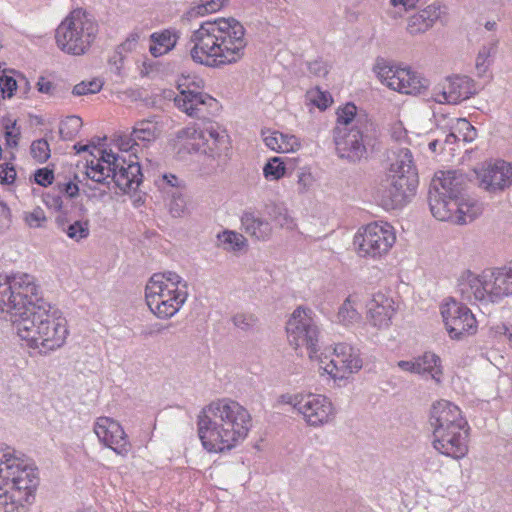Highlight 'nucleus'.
<instances>
[{"instance_id": "nucleus-1", "label": "nucleus", "mask_w": 512, "mask_h": 512, "mask_svg": "<svg viewBox=\"0 0 512 512\" xmlns=\"http://www.w3.org/2000/svg\"><path fill=\"white\" fill-rule=\"evenodd\" d=\"M0 319L11 320L23 344L43 355L63 347L69 335L63 313L43 299L37 279L24 272L0 274Z\"/></svg>"}, {"instance_id": "nucleus-2", "label": "nucleus", "mask_w": 512, "mask_h": 512, "mask_svg": "<svg viewBox=\"0 0 512 512\" xmlns=\"http://www.w3.org/2000/svg\"><path fill=\"white\" fill-rule=\"evenodd\" d=\"M190 43L192 60L211 68L239 62L247 46L245 29L234 18H217L201 23L192 31Z\"/></svg>"}, {"instance_id": "nucleus-3", "label": "nucleus", "mask_w": 512, "mask_h": 512, "mask_svg": "<svg viewBox=\"0 0 512 512\" xmlns=\"http://www.w3.org/2000/svg\"><path fill=\"white\" fill-rule=\"evenodd\" d=\"M251 427L249 411L230 398L212 401L198 416V434L209 452L232 449L246 439Z\"/></svg>"}, {"instance_id": "nucleus-4", "label": "nucleus", "mask_w": 512, "mask_h": 512, "mask_svg": "<svg viewBox=\"0 0 512 512\" xmlns=\"http://www.w3.org/2000/svg\"><path fill=\"white\" fill-rule=\"evenodd\" d=\"M37 483L36 469L28 460L9 449L0 452V511L22 512Z\"/></svg>"}, {"instance_id": "nucleus-5", "label": "nucleus", "mask_w": 512, "mask_h": 512, "mask_svg": "<svg viewBox=\"0 0 512 512\" xmlns=\"http://www.w3.org/2000/svg\"><path fill=\"white\" fill-rule=\"evenodd\" d=\"M429 423L432 445L437 452L453 459L467 455L470 427L458 406L447 400L434 402Z\"/></svg>"}, {"instance_id": "nucleus-6", "label": "nucleus", "mask_w": 512, "mask_h": 512, "mask_svg": "<svg viewBox=\"0 0 512 512\" xmlns=\"http://www.w3.org/2000/svg\"><path fill=\"white\" fill-rule=\"evenodd\" d=\"M457 292L471 304H494L512 296V262L485 269L480 274L465 270L457 278Z\"/></svg>"}, {"instance_id": "nucleus-7", "label": "nucleus", "mask_w": 512, "mask_h": 512, "mask_svg": "<svg viewBox=\"0 0 512 512\" xmlns=\"http://www.w3.org/2000/svg\"><path fill=\"white\" fill-rule=\"evenodd\" d=\"M188 297L187 283L172 271L153 274L145 287V299L150 311L158 318L173 317Z\"/></svg>"}, {"instance_id": "nucleus-8", "label": "nucleus", "mask_w": 512, "mask_h": 512, "mask_svg": "<svg viewBox=\"0 0 512 512\" xmlns=\"http://www.w3.org/2000/svg\"><path fill=\"white\" fill-rule=\"evenodd\" d=\"M99 27L86 10H72L58 25L55 32L57 47L66 54H86L96 40Z\"/></svg>"}, {"instance_id": "nucleus-9", "label": "nucleus", "mask_w": 512, "mask_h": 512, "mask_svg": "<svg viewBox=\"0 0 512 512\" xmlns=\"http://www.w3.org/2000/svg\"><path fill=\"white\" fill-rule=\"evenodd\" d=\"M176 138L189 152L200 153L212 161H225L230 151L226 130L211 121L205 122L202 127L182 128L177 131Z\"/></svg>"}, {"instance_id": "nucleus-10", "label": "nucleus", "mask_w": 512, "mask_h": 512, "mask_svg": "<svg viewBox=\"0 0 512 512\" xmlns=\"http://www.w3.org/2000/svg\"><path fill=\"white\" fill-rule=\"evenodd\" d=\"M86 175L91 180L105 184L112 178L117 187L124 192L135 190L142 181L141 168L138 162L120 159L113 152L102 151V156L87 164Z\"/></svg>"}, {"instance_id": "nucleus-11", "label": "nucleus", "mask_w": 512, "mask_h": 512, "mask_svg": "<svg viewBox=\"0 0 512 512\" xmlns=\"http://www.w3.org/2000/svg\"><path fill=\"white\" fill-rule=\"evenodd\" d=\"M321 376H328L334 382L348 380L363 367V360L357 349L347 343L335 344L332 353L323 351L311 361Z\"/></svg>"}, {"instance_id": "nucleus-12", "label": "nucleus", "mask_w": 512, "mask_h": 512, "mask_svg": "<svg viewBox=\"0 0 512 512\" xmlns=\"http://www.w3.org/2000/svg\"><path fill=\"white\" fill-rule=\"evenodd\" d=\"M278 402L291 405L304 422L314 428L333 422L337 414L332 400L323 394L286 393L279 396Z\"/></svg>"}, {"instance_id": "nucleus-13", "label": "nucleus", "mask_w": 512, "mask_h": 512, "mask_svg": "<svg viewBox=\"0 0 512 512\" xmlns=\"http://www.w3.org/2000/svg\"><path fill=\"white\" fill-rule=\"evenodd\" d=\"M288 342L295 349L305 346L310 361L319 353L318 341L320 329L313 311L302 306L297 307L286 323Z\"/></svg>"}, {"instance_id": "nucleus-14", "label": "nucleus", "mask_w": 512, "mask_h": 512, "mask_svg": "<svg viewBox=\"0 0 512 512\" xmlns=\"http://www.w3.org/2000/svg\"><path fill=\"white\" fill-rule=\"evenodd\" d=\"M417 185L411 174L401 177L388 171L374 187V198L386 210L397 209L410 201Z\"/></svg>"}, {"instance_id": "nucleus-15", "label": "nucleus", "mask_w": 512, "mask_h": 512, "mask_svg": "<svg viewBox=\"0 0 512 512\" xmlns=\"http://www.w3.org/2000/svg\"><path fill=\"white\" fill-rule=\"evenodd\" d=\"M396 241L393 226L386 222H373L358 230L354 245L361 257L380 258L386 255Z\"/></svg>"}, {"instance_id": "nucleus-16", "label": "nucleus", "mask_w": 512, "mask_h": 512, "mask_svg": "<svg viewBox=\"0 0 512 512\" xmlns=\"http://www.w3.org/2000/svg\"><path fill=\"white\" fill-rule=\"evenodd\" d=\"M377 78L388 88L403 94H419L428 87V81L409 68L391 64L378 58L373 66Z\"/></svg>"}, {"instance_id": "nucleus-17", "label": "nucleus", "mask_w": 512, "mask_h": 512, "mask_svg": "<svg viewBox=\"0 0 512 512\" xmlns=\"http://www.w3.org/2000/svg\"><path fill=\"white\" fill-rule=\"evenodd\" d=\"M178 87L180 93L174 99L175 105L190 117L205 118L217 110V100L200 91L202 80L184 78Z\"/></svg>"}, {"instance_id": "nucleus-18", "label": "nucleus", "mask_w": 512, "mask_h": 512, "mask_svg": "<svg viewBox=\"0 0 512 512\" xmlns=\"http://www.w3.org/2000/svg\"><path fill=\"white\" fill-rule=\"evenodd\" d=\"M441 315L451 339L459 340L477 331V321L471 310L455 299L445 301Z\"/></svg>"}, {"instance_id": "nucleus-19", "label": "nucleus", "mask_w": 512, "mask_h": 512, "mask_svg": "<svg viewBox=\"0 0 512 512\" xmlns=\"http://www.w3.org/2000/svg\"><path fill=\"white\" fill-rule=\"evenodd\" d=\"M371 129L350 128L345 130L339 126L334 129V142L341 158L359 161L366 154L368 133Z\"/></svg>"}, {"instance_id": "nucleus-20", "label": "nucleus", "mask_w": 512, "mask_h": 512, "mask_svg": "<svg viewBox=\"0 0 512 512\" xmlns=\"http://www.w3.org/2000/svg\"><path fill=\"white\" fill-rule=\"evenodd\" d=\"M98 440L120 456H127L131 444L121 424L113 418L98 417L93 427Z\"/></svg>"}, {"instance_id": "nucleus-21", "label": "nucleus", "mask_w": 512, "mask_h": 512, "mask_svg": "<svg viewBox=\"0 0 512 512\" xmlns=\"http://www.w3.org/2000/svg\"><path fill=\"white\" fill-rule=\"evenodd\" d=\"M478 186L489 193L502 192L512 184V165L505 161L487 164L475 170Z\"/></svg>"}, {"instance_id": "nucleus-22", "label": "nucleus", "mask_w": 512, "mask_h": 512, "mask_svg": "<svg viewBox=\"0 0 512 512\" xmlns=\"http://www.w3.org/2000/svg\"><path fill=\"white\" fill-rule=\"evenodd\" d=\"M475 92V84L471 78L453 76L447 78L441 87L434 90L432 98L440 104H458L470 98Z\"/></svg>"}, {"instance_id": "nucleus-23", "label": "nucleus", "mask_w": 512, "mask_h": 512, "mask_svg": "<svg viewBox=\"0 0 512 512\" xmlns=\"http://www.w3.org/2000/svg\"><path fill=\"white\" fill-rule=\"evenodd\" d=\"M395 313L396 307L393 298L381 291L372 294L366 304V319L371 326L378 330L388 329Z\"/></svg>"}, {"instance_id": "nucleus-24", "label": "nucleus", "mask_w": 512, "mask_h": 512, "mask_svg": "<svg viewBox=\"0 0 512 512\" xmlns=\"http://www.w3.org/2000/svg\"><path fill=\"white\" fill-rule=\"evenodd\" d=\"M447 14V6L440 1H434L425 8L417 11L407 19L406 31L415 37L429 31L434 24Z\"/></svg>"}, {"instance_id": "nucleus-25", "label": "nucleus", "mask_w": 512, "mask_h": 512, "mask_svg": "<svg viewBox=\"0 0 512 512\" xmlns=\"http://www.w3.org/2000/svg\"><path fill=\"white\" fill-rule=\"evenodd\" d=\"M468 180L466 176L458 171L440 172L433 178L430 188L456 199L464 194Z\"/></svg>"}, {"instance_id": "nucleus-26", "label": "nucleus", "mask_w": 512, "mask_h": 512, "mask_svg": "<svg viewBox=\"0 0 512 512\" xmlns=\"http://www.w3.org/2000/svg\"><path fill=\"white\" fill-rule=\"evenodd\" d=\"M336 127L372 129L373 123L364 111H358L353 103H346L337 109Z\"/></svg>"}, {"instance_id": "nucleus-27", "label": "nucleus", "mask_w": 512, "mask_h": 512, "mask_svg": "<svg viewBox=\"0 0 512 512\" xmlns=\"http://www.w3.org/2000/svg\"><path fill=\"white\" fill-rule=\"evenodd\" d=\"M456 206L453 207L454 224H467L475 220L482 213L481 204L468 195H461L455 199Z\"/></svg>"}, {"instance_id": "nucleus-28", "label": "nucleus", "mask_w": 512, "mask_h": 512, "mask_svg": "<svg viewBox=\"0 0 512 512\" xmlns=\"http://www.w3.org/2000/svg\"><path fill=\"white\" fill-rule=\"evenodd\" d=\"M429 206L432 215L440 221H450L453 223L454 210L456 206L455 199L430 188Z\"/></svg>"}, {"instance_id": "nucleus-29", "label": "nucleus", "mask_w": 512, "mask_h": 512, "mask_svg": "<svg viewBox=\"0 0 512 512\" xmlns=\"http://www.w3.org/2000/svg\"><path fill=\"white\" fill-rule=\"evenodd\" d=\"M241 223L245 232L256 240L266 241L272 235L271 224L253 212H245L241 217Z\"/></svg>"}, {"instance_id": "nucleus-30", "label": "nucleus", "mask_w": 512, "mask_h": 512, "mask_svg": "<svg viewBox=\"0 0 512 512\" xmlns=\"http://www.w3.org/2000/svg\"><path fill=\"white\" fill-rule=\"evenodd\" d=\"M56 226L60 232L75 242L85 240L90 235L89 220H71L66 216H58L56 218Z\"/></svg>"}, {"instance_id": "nucleus-31", "label": "nucleus", "mask_w": 512, "mask_h": 512, "mask_svg": "<svg viewBox=\"0 0 512 512\" xmlns=\"http://www.w3.org/2000/svg\"><path fill=\"white\" fill-rule=\"evenodd\" d=\"M265 145L278 153H289L299 150L301 144L299 139L290 134H284L279 131L263 133Z\"/></svg>"}, {"instance_id": "nucleus-32", "label": "nucleus", "mask_w": 512, "mask_h": 512, "mask_svg": "<svg viewBox=\"0 0 512 512\" xmlns=\"http://www.w3.org/2000/svg\"><path fill=\"white\" fill-rule=\"evenodd\" d=\"M416 374L429 375L436 382H440L442 376L441 359L433 352L427 351L415 357Z\"/></svg>"}, {"instance_id": "nucleus-33", "label": "nucleus", "mask_w": 512, "mask_h": 512, "mask_svg": "<svg viewBox=\"0 0 512 512\" xmlns=\"http://www.w3.org/2000/svg\"><path fill=\"white\" fill-rule=\"evenodd\" d=\"M498 49V39L494 36L487 39L481 46L475 59V68L479 76L488 71Z\"/></svg>"}, {"instance_id": "nucleus-34", "label": "nucleus", "mask_w": 512, "mask_h": 512, "mask_svg": "<svg viewBox=\"0 0 512 512\" xmlns=\"http://www.w3.org/2000/svg\"><path fill=\"white\" fill-rule=\"evenodd\" d=\"M178 40V34L175 31L164 30L160 33H153L151 35V44L149 50L154 57L162 56L171 51Z\"/></svg>"}, {"instance_id": "nucleus-35", "label": "nucleus", "mask_w": 512, "mask_h": 512, "mask_svg": "<svg viewBox=\"0 0 512 512\" xmlns=\"http://www.w3.org/2000/svg\"><path fill=\"white\" fill-rule=\"evenodd\" d=\"M358 296L349 295L339 307L337 319L345 326L358 323L361 320V314L357 310Z\"/></svg>"}, {"instance_id": "nucleus-36", "label": "nucleus", "mask_w": 512, "mask_h": 512, "mask_svg": "<svg viewBox=\"0 0 512 512\" xmlns=\"http://www.w3.org/2000/svg\"><path fill=\"white\" fill-rule=\"evenodd\" d=\"M160 128L158 123L153 119H144L135 123L132 136L135 137L136 141L148 143L155 141L160 135Z\"/></svg>"}, {"instance_id": "nucleus-37", "label": "nucleus", "mask_w": 512, "mask_h": 512, "mask_svg": "<svg viewBox=\"0 0 512 512\" xmlns=\"http://www.w3.org/2000/svg\"><path fill=\"white\" fill-rule=\"evenodd\" d=\"M217 245L227 252H239L247 247V239L240 233L224 230L217 235Z\"/></svg>"}, {"instance_id": "nucleus-38", "label": "nucleus", "mask_w": 512, "mask_h": 512, "mask_svg": "<svg viewBox=\"0 0 512 512\" xmlns=\"http://www.w3.org/2000/svg\"><path fill=\"white\" fill-rule=\"evenodd\" d=\"M391 173H397L399 176L413 175L415 183L418 184V176L413 166L412 154L408 149H402L398 155V159L389 169Z\"/></svg>"}, {"instance_id": "nucleus-39", "label": "nucleus", "mask_w": 512, "mask_h": 512, "mask_svg": "<svg viewBox=\"0 0 512 512\" xmlns=\"http://www.w3.org/2000/svg\"><path fill=\"white\" fill-rule=\"evenodd\" d=\"M169 197L168 210L172 217H183L189 213V199L185 188L167 194Z\"/></svg>"}, {"instance_id": "nucleus-40", "label": "nucleus", "mask_w": 512, "mask_h": 512, "mask_svg": "<svg viewBox=\"0 0 512 512\" xmlns=\"http://www.w3.org/2000/svg\"><path fill=\"white\" fill-rule=\"evenodd\" d=\"M267 214L273 222L281 228L292 230L295 228L294 219L289 214L286 207L280 204H271L267 206Z\"/></svg>"}, {"instance_id": "nucleus-41", "label": "nucleus", "mask_w": 512, "mask_h": 512, "mask_svg": "<svg viewBox=\"0 0 512 512\" xmlns=\"http://www.w3.org/2000/svg\"><path fill=\"white\" fill-rule=\"evenodd\" d=\"M305 101L307 105L325 110L332 103V97L328 92L321 91L316 87L306 92Z\"/></svg>"}, {"instance_id": "nucleus-42", "label": "nucleus", "mask_w": 512, "mask_h": 512, "mask_svg": "<svg viewBox=\"0 0 512 512\" xmlns=\"http://www.w3.org/2000/svg\"><path fill=\"white\" fill-rule=\"evenodd\" d=\"M82 127V120L80 117L72 115L67 117L60 123L59 134L63 140L74 139L80 128Z\"/></svg>"}, {"instance_id": "nucleus-43", "label": "nucleus", "mask_w": 512, "mask_h": 512, "mask_svg": "<svg viewBox=\"0 0 512 512\" xmlns=\"http://www.w3.org/2000/svg\"><path fill=\"white\" fill-rule=\"evenodd\" d=\"M156 186L165 194L185 188V183L174 174H163L155 180Z\"/></svg>"}, {"instance_id": "nucleus-44", "label": "nucleus", "mask_w": 512, "mask_h": 512, "mask_svg": "<svg viewBox=\"0 0 512 512\" xmlns=\"http://www.w3.org/2000/svg\"><path fill=\"white\" fill-rule=\"evenodd\" d=\"M286 173L285 163L280 157H273L263 167V175L267 180L276 181Z\"/></svg>"}, {"instance_id": "nucleus-45", "label": "nucleus", "mask_w": 512, "mask_h": 512, "mask_svg": "<svg viewBox=\"0 0 512 512\" xmlns=\"http://www.w3.org/2000/svg\"><path fill=\"white\" fill-rule=\"evenodd\" d=\"M455 134H458V139L465 142H472L477 137V131L471 123L464 118L455 119L451 126Z\"/></svg>"}, {"instance_id": "nucleus-46", "label": "nucleus", "mask_w": 512, "mask_h": 512, "mask_svg": "<svg viewBox=\"0 0 512 512\" xmlns=\"http://www.w3.org/2000/svg\"><path fill=\"white\" fill-rule=\"evenodd\" d=\"M4 137L6 145L10 148H17L19 140L21 138V129L17 126L15 120L5 119L3 120Z\"/></svg>"}, {"instance_id": "nucleus-47", "label": "nucleus", "mask_w": 512, "mask_h": 512, "mask_svg": "<svg viewBox=\"0 0 512 512\" xmlns=\"http://www.w3.org/2000/svg\"><path fill=\"white\" fill-rule=\"evenodd\" d=\"M30 154L38 163H45L51 155L50 145L46 139H37L31 143Z\"/></svg>"}, {"instance_id": "nucleus-48", "label": "nucleus", "mask_w": 512, "mask_h": 512, "mask_svg": "<svg viewBox=\"0 0 512 512\" xmlns=\"http://www.w3.org/2000/svg\"><path fill=\"white\" fill-rule=\"evenodd\" d=\"M227 0H200L199 4L191 9V14L204 16L219 11Z\"/></svg>"}, {"instance_id": "nucleus-49", "label": "nucleus", "mask_w": 512, "mask_h": 512, "mask_svg": "<svg viewBox=\"0 0 512 512\" xmlns=\"http://www.w3.org/2000/svg\"><path fill=\"white\" fill-rule=\"evenodd\" d=\"M232 322L238 329L249 331L257 325L258 318L253 313L239 312L232 317Z\"/></svg>"}, {"instance_id": "nucleus-50", "label": "nucleus", "mask_w": 512, "mask_h": 512, "mask_svg": "<svg viewBox=\"0 0 512 512\" xmlns=\"http://www.w3.org/2000/svg\"><path fill=\"white\" fill-rule=\"evenodd\" d=\"M102 82L99 79H94L88 82H81L74 86L72 93L76 96H84L88 94H95L102 88Z\"/></svg>"}, {"instance_id": "nucleus-51", "label": "nucleus", "mask_w": 512, "mask_h": 512, "mask_svg": "<svg viewBox=\"0 0 512 512\" xmlns=\"http://www.w3.org/2000/svg\"><path fill=\"white\" fill-rule=\"evenodd\" d=\"M24 221L30 228H42L47 222V217L45 212L41 208L37 207L32 211L25 213Z\"/></svg>"}, {"instance_id": "nucleus-52", "label": "nucleus", "mask_w": 512, "mask_h": 512, "mask_svg": "<svg viewBox=\"0 0 512 512\" xmlns=\"http://www.w3.org/2000/svg\"><path fill=\"white\" fill-rule=\"evenodd\" d=\"M16 88V80L0 71V98H11Z\"/></svg>"}, {"instance_id": "nucleus-53", "label": "nucleus", "mask_w": 512, "mask_h": 512, "mask_svg": "<svg viewBox=\"0 0 512 512\" xmlns=\"http://www.w3.org/2000/svg\"><path fill=\"white\" fill-rule=\"evenodd\" d=\"M116 144L121 151L132 152L134 156L136 155L138 142L135 137L132 136V132L130 135H120L116 140Z\"/></svg>"}, {"instance_id": "nucleus-54", "label": "nucleus", "mask_w": 512, "mask_h": 512, "mask_svg": "<svg viewBox=\"0 0 512 512\" xmlns=\"http://www.w3.org/2000/svg\"><path fill=\"white\" fill-rule=\"evenodd\" d=\"M490 333L494 338H506L509 343V334L512 333V325L504 322H497L490 326Z\"/></svg>"}, {"instance_id": "nucleus-55", "label": "nucleus", "mask_w": 512, "mask_h": 512, "mask_svg": "<svg viewBox=\"0 0 512 512\" xmlns=\"http://www.w3.org/2000/svg\"><path fill=\"white\" fill-rule=\"evenodd\" d=\"M126 54L121 52L118 48L114 51L113 55L109 58V64L111 66V69L117 73L122 74V70L125 66V60H126Z\"/></svg>"}, {"instance_id": "nucleus-56", "label": "nucleus", "mask_w": 512, "mask_h": 512, "mask_svg": "<svg viewBox=\"0 0 512 512\" xmlns=\"http://www.w3.org/2000/svg\"><path fill=\"white\" fill-rule=\"evenodd\" d=\"M35 182L41 186H48L54 180L53 171L47 168L38 169L34 175Z\"/></svg>"}, {"instance_id": "nucleus-57", "label": "nucleus", "mask_w": 512, "mask_h": 512, "mask_svg": "<svg viewBox=\"0 0 512 512\" xmlns=\"http://www.w3.org/2000/svg\"><path fill=\"white\" fill-rule=\"evenodd\" d=\"M16 178V170L9 163L0 164V182L10 184Z\"/></svg>"}, {"instance_id": "nucleus-58", "label": "nucleus", "mask_w": 512, "mask_h": 512, "mask_svg": "<svg viewBox=\"0 0 512 512\" xmlns=\"http://www.w3.org/2000/svg\"><path fill=\"white\" fill-rule=\"evenodd\" d=\"M308 70L317 77H323L328 73V65L321 60H315L308 63Z\"/></svg>"}, {"instance_id": "nucleus-59", "label": "nucleus", "mask_w": 512, "mask_h": 512, "mask_svg": "<svg viewBox=\"0 0 512 512\" xmlns=\"http://www.w3.org/2000/svg\"><path fill=\"white\" fill-rule=\"evenodd\" d=\"M57 188H58L59 192L64 193L69 198H74L79 193L78 185L72 181L63 182V183L59 182V183H57Z\"/></svg>"}, {"instance_id": "nucleus-60", "label": "nucleus", "mask_w": 512, "mask_h": 512, "mask_svg": "<svg viewBox=\"0 0 512 512\" xmlns=\"http://www.w3.org/2000/svg\"><path fill=\"white\" fill-rule=\"evenodd\" d=\"M138 45V35L132 34L127 39L122 42L117 48L123 52L124 54H128L134 50H136Z\"/></svg>"}, {"instance_id": "nucleus-61", "label": "nucleus", "mask_w": 512, "mask_h": 512, "mask_svg": "<svg viewBox=\"0 0 512 512\" xmlns=\"http://www.w3.org/2000/svg\"><path fill=\"white\" fill-rule=\"evenodd\" d=\"M44 201L49 208H52L57 211L60 210L63 206V201L61 197L58 195L47 194L44 197Z\"/></svg>"}, {"instance_id": "nucleus-62", "label": "nucleus", "mask_w": 512, "mask_h": 512, "mask_svg": "<svg viewBox=\"0 0 512 512\" xmlns=\"http://www.w3.org/2000/svg\"><path fill=\"white\" fill-rule=\"evenodd\" d=\"M397 366L405 372L416 374V361L415 358L412 360H401L397 362Z\"/></svg>"}, {"instance_id": "nucleus-63", "label": "nucleus", "mask_w": 512, "mask_h": 512, "mask_svg": "<svg viewBox=\"0 0 512 512\" xmlns=\"http://www.w3.org/2000/svg\"><path fill=\"white\" fill-rule=\"evenodd\" d=\"M37 86H38V90L41 93H45V94H52L55 89L53 83L45 78H41L38 81Z\"/></svg>"}, {"instance_id": "nucleus-64", "label": "nucleus", "mask_w": 512, "mask_h": 512, "mask_svg": "<svg viewBox=\"0 0 512 512\" xmlns=\"http://www.w3.org/2000/svg\"><path fill=\"white\" fill-rule=\"evenodd\" d=\"M298 184L306 191L312 184V176L309 173H301L299 175Z\"/></svg>"}]
</instances>
